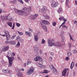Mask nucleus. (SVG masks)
<instances>
[{
	"label": "nucleus",
	"instance_id": "nucleus-23",
	"mask_svg": "<svg viewBox=\"0 0 77 77\" xmlns=\"http://www.w3.org/2000/svg\"><path fill=\"white\" fill-rule=\"evenodd\" d=\"M49 72L47 70H45L44 71L42 72V74H47V73H48Z\"/></svg>",
	"mask_w": 77,
	"mask_h": 77
},
{
	"label": "nucleus",
	"instance_id": "nucleus-19",
	"mask_svg": "<svg viewBox=\"0 0 77 77\" xmlns=\"http://www.w3.org/2000/svg\"><path fill=\"white\" fill-rule=\"evenodd\" d=\"M33 48L35 52H36V51H37L38 50V48L36 46H35Z\"/></svg>",
	"mask_w": 77,
	"mask_h": 77
},
{
	"label": "nucleus",
	"instance_id": "nucleus-11",
	"mask_svg": "<svg viewBox=\"0 0 77 77\" xmlns=\"http://www.w3.org/2000/svg\"><path fill=\"white\" fill-rule=\"evenodd\" d=\"M42 12L45 13L47 11V8L45 6H44L41 9Z\"/></svg>",
	"mask_w": 77,
	"mask_h": 77
},
{
	"label": "nucleus",
	"instance_id": "nucleus-37",
	"mask_svg": "<svg viewBox=\"0 0 77 77\" xmlns=\"http://www.w3.org/2000/svg\"><path fill=\"white\" fill-rule=\"evenodd\" d=\"M31 62H31V61L27 62V65H30V64H31Z\"/></svg>",
	"mask_w": 77,
	"mask_h": 77
},
{
	"label": "nucleus",
	"instance_id": "nucleus-61",
	"mask_svg": "<svg viewBox=\"0 0 77 77\" xmlns=\"http://www.w3.org/2000/svg\"><path fill=\"white\" fill-rule=\"evenodd\" d=\"M28 35L30 37L31 36V33H29V34H28Z\"/></svg>",
	"mask_w": 77,
	"mask_h": 77
},
{
	"label": "nucleus",
	"instance_id": "nucleus-40",
	"mask_svg": "<svg viewBox=\"0 0 77 77\" xmlns=\"http://www.w3.org/2000/svg\"><path fill=\"white\" fill-rule=\"evenodd\" d=\"M27 10H28V11L29 12V11H31V8L30 7H28V8H27Z\"/></svg>",
	"mask_w": 77,
	"mask_h": 77
},
{
	"label": "nucleus",
	"instance_id": "nucleus-49",
	"mask_svg": "<svg viewBox=\"0 0 77 77\" xmlns=\"http://www.w3.org/2000/svg\"><path fill=\"white\" fill-rule=\"evenodd\" d=\"M61 42H63L64 41V37H62Z\"/></svg>",
	"mask_w": 77,
	"mask_h": 77
},
{
	"label": "nucleus",
	"instance_id": "nucleus-42",
	"mask_svg": "<svg viewBox=\"0 0 77 77\" xmlns=\"http://www.w3.org/2000/svg\"><path fill=\"white\" fill-rule=\"evenodd\" d=\"M68 45L69 47V48H71V43H68Z\"/></svg>",
	"mask_w": 77,
	"mask_h": 77
},
{
	"label": "nucleus",
	"instance_id": "nucleus-44",
	"mask_svg": "<svg viewBox=\"0 0 77 77\" xmlns=\"http://www.w3.org/2000/svg\"><path fill=\"white\" fill-rule=\"evenodd\" d=\"M63 17H61L59 18V20H60V21H61L62 20H63Z\"/></svg>",
	"mask_w": 77,
	"mask_h": 77
},
{
	"label": "nucleus",
	"instance_id": "nucleus-2",
	"mask_svg": "<svg viewBox=\"0 0 77 77\" xmlns=\"http://www.w3.org/2000/svg\"><path fill=\"white\" fill-rule=\"evenodd\" d=\"M7 57L8 59L9 62V64L8 66L10 67L11 66H12V61L14 60V59H15V57H9L8 56H6Z\"/></svg>",
	"mask_w": 77,
	"mask_h": 77
},
{
	"label": "nucleus",
	"instance_id": "nucleus-21",
	"mask_svg": "<svg viewBox=\"0 0 77 77\" xmlns=\"http://www.w3.org/2000/svg\"><path fill=\"white\" fill-rule=\"evenodd\" d=\"M68 3H69V0H66V6L68 8H70V7L69 6V5H68Z\"/></svg>",
	"mask_w": 77,
	"mask_h": 77
},
{
	"label": "nucleus",
	"instance_id": "nucleus-33",
	"mask_svg": "<svg viewBox=\"0 0 77 77\" xmlns=\"http://www.w3.org/2000/svg\"><path fill=\"white\" fill-rule=\"evenodd\" d=\"M18 32V33L20 36H21V35H23V32H20L19 31H17Z\"/></svg>",
	"mask_w": 77,
	"mask_h": 77
},
{
	"label": "nucleus",
	"instance_id": "nucleus-7",
	"mask_svg": "<svg viewBox=\"0 0 77 77\" xmlns=\"http://www.w3.org/2000/svg\"><path fill=\"white\" fill-rule=\"evenodd\" d=\"M16 71H18V72L17 73V75H18V77H23V73L20 71H19V70L18 69V68H16Z\"/></svg>",
	"mask_w": 77,
	"mask_h": 77
},
{
	"label": "nucleus",
	"instance_id": "nucleus-12",
	"mask_svg": "<svg viewBox=\"0 0 77 77\" xmlns=\"http://www.w3.org/2000/svg\"><path fill=\"white\" fill-rule=\"evenodd\" d=\"M39 38L38 37V34H35L34 36V40L35 41H38Z\"/></svg>",
	"mask_w": 77,
	"mask_h": 77
},
{
	"label": "nucleus",
	"instance_id": "nucleus-5",
	"mask_svg": "<svg viewBox=\"0 0 77 77\" xmlns=\"http://www.w3.org/2000/svg\"><path fill=\"white\" fill-rule=\"evenodd\" d=\"M34 71V68L33 67H31L30 69H29L28 70L27 73L29 75H30L32 73V72H33Z\"/></svg>",
	"mask_w": 77,
	"mask_h": 77
},
{
	"label": "nucleus",
	"instance_id": "nucleus-62",
	"mask_svg": "<svg viewBox=\"0 0 77 77\" xmlns=\"http://www.w3.org/2000/svg\"><path fill=\"white\" fill-rule=\"evenodd\" d=\"M17 59L18 60H21V58H20V57H17Z\"/></svg>",
	"mask_w": 77,
	"mask_h": 77
},
{
	"label": "nucleus",
	"instance_id": "nucleus-32",
	"mask_svg": "<svg viewBox=\"0 0 77 77\" xmlns=\"http://www.w3.org/2000/svg\"><path fill=\"white\" fill-rule=\"evenodd\" d=\"M45 18L46 20H48V19H50V17L46 15L45 16Z\"/></svg>",
	"mask_w": 77,
	"mask_h": 77
},
{
	"label": "nucleus",
	"instance_id": "nucleus-17",
	"mask_svg": "<svg viewBox=\"0 0 77 77\" xmlns=\"http://www.w3.org/2000/svg\"><path fill=\"white\" fill-rule=\"evenodd\" d=\"M12 53L11 51H9L8 53V56H9V57H12Z\"/></svg>",
	"mask_w": 77,
	"mask_h": 77
},
{
	"label": "nucleus",
	"instance_id": "nucleus-9",
	"mask_svg": "<svg viewBox=\"0 0 77 77\" xmlns=\"http://www.w3.org/2000/svg\"><path fill=\"white\" fill-rule=\"evenodd\" d=\"M69 69H65L62 72V75L63 76H65L66 75V73L67 72V71H68Z\"/></svg>",
	"mask_w": 77,
	"mask_h": 77
},
{
	"label": "nucleus",
	"instance_id": "nucleus-34",
	"mask_svg": "<svg viewBox=\"0 0 77 77\" xmlns=\"http://www.w3.org/2000/svg\"><path fill=\"white\" fill-rule=\"evenodd\" d=\"M69 35L70 36V39L71 40H72V41H74V39H72V36L71 35V34L70 33H69Z\"/></svg>",
	"mask_w": 77,
	"mask_h": 77
},
{
	"label": "nucleus",
	"instance_id": "nucleus-28",
	"mask_svg": "<svg viewBox=\"0 0 77 77\" xmlns=\"http://www.w3.org/2000/svg\"><path fill=\"white\" fill-rule=\"evenodd\" d=\"M8 20L9 21H12L13 20V19H12V17L11 16H10L9 17V18L8 19Z\"/></svg>",
	"mask_w": 77,
	"mask_h": 77
},
{
	"label": "nucleus",
	"instance_id": "nucleus-24",
	"mask_svg": "<svg viewBox=\"0 0 77 77\" xmlns=\"http://www.w3.org/2000/svg\"><path fill=\"white\" fill-rule=\"evenodd\" d=\"M14 11H15V12H16V13H17L18 14H19L20 12V11H19L16 9H14Z\"/></svg>",
	"mask_w": 77,
	"mask_h": 77
},
{
	"label": "nucleus",
	"instance_id": "nucleus-46",
	"mask_svg": "<svg viewBox=\"0 0 77 77\" xmlns=\"http://www.w3.org/2000/svg\"><path fill=\"white\" fill-rule=\"evenodd\" d=\"M23 11H27V8L26 7H24L23 8Z\"/></svg>",
	"mask_w": 77,
	"mask_h": 77
},
{
	"label": "nucleus",
	"instance_id": "nucleus-43",
	"mask_svg": "<svg viewBox=\"0 0 77 77\" xmlns=\"http://www.w3.org/2000/svg\"><path fill=\"white\" fill-rule=\"evenodd\" d=\"M17 1H18V2H20V3H22V4H23V3H24L23 1H22V0H17Z\"/></svg>",
	"mask_w": 77,
	"mask_h": 77
},
{
	"label": "nucleus",
	"instance_id": "nucleus-36",
	"mask_svg": "<svg viewBox=\"0 0 77 77\" xmlns=\"http://www.w3.org/2000/svg\"><path fill=\"white\" fill-rule=\"evenodd\" d=\"M62 28H66V29H68V27L66 26L65 25H62Z\"/></svg>",
	"mask_w": 77,
	"mask_h": 77
},
{
	"label": "nucleus",
	"instance_id": "nucleus-54",
	"mask_svg": "<svg viewBox=\"0 0 77 77\" xmlns=\"http://www.w3.org/2000/svg\"><path fill=\"white\" fill-rule=\"evenodd\" d=\"M25 33L26 35H29V33L27 31H25Z\"/></svg>",
	"mask_w": 77,
	"mask_h": 77
},
{
	"label": "nucleus",
	"instance_id": "nucleus-30",
	"mask_svg": "<svg viewBox=\"0 0 77 77\" xmlns=\"http://www.w3.org/2000/svg\"><path fill=\"white\" fill-rule=\"evenodd\" d=\"M17 0H14L11 1V2L13 3V4H17Z\"/></svg>",
	"mask_w": 77,
	"mask_h": 77
},
{
	"label": "nucleus",
	"instance_id": "nucleus-57",
	"mask_svg": "<svg viewBox=\"0 0 77 77\" xmlns=\"http://www.w3.org/2000/svg\"><path fill=\"white\" fill-rule=\"evenodd\" d=\"M42 68H45V66L42 65V66L41 67Z\"/></svg>",
	"mask_w": 77,
	"mask_h": 77
},
{
	"label": "nucleus",
	"instance_id": "nucleus-26",
	"mask_svg": "<svg viewBox=\"0 0 77 77\" xmlns=\"http://www.w3.org/2000/svg\"><path fill=\"white\" fill-rule=\"evenodd\" d=\"M72 55V53L70 52H68L67 53V56H71Z\"/></svg>",
	"mask_w": 77,
	"mask_h": 77
},
{
	"label": "nucleus",
	"instance_id": "nucleus-18",
	"mask_svg": "<svg viewBox=\"0 0 77 77\" xmlns=\"http://www.w3.org/2000/svg\"><path fill=\"white\" fill-rule=\"evenodd\" d=\"M57 11L58 13V14H59L60 13H62V11H63V10L61 8H59Z\"/></svg>",
	"mask_w": 77,
	"mask_h": 77
},
{
	"label": "nucleus",
	"instance_id": "nucleus-20",
	"mask_svg": "<svg viewBox=\"0 0 77 77\" xmlns=\"http://www.w3.org/2000/svg\"><path fill=\"white\" fill-rule=\"evenodd\" d=\"M34 60L35 61L37 62L38 60H40V58L39 57L37 56L36 57L34 58Z\"/></svg>",
	"mask_w": 77,
	"mask_h": 77
},
{
	"label": "nucleus",
	"instance_id": "nucleus-63",
	"mask_svg": "<svg viewBox=\"0 0 77 77\" xmlns=\"http://www.w3.org/2000/svg\"><path fill=\"white\" fill-rule=\"evenodd\" d=\"M39 51L40 54H42V51H41V50H40L39 51Z\"/></svg>",
	"mask_w": 77,
	"mask_h": 77
},
{
	"label": "nucleus",
	"instance_id": "nucleus-64",
	"mask_svg": "<svg viewBox=\"0 0 77 77\" xmlns=\"http://www.w3.org/2000/svg\"><path fill=\"white\" fill-rule=\"evenodd\" d=\"M74 24H75L76 23H77V20H75V21L74 22Z\"/></svg>",
	"mask_w": 77,
	"mask_h": 77
},
{
	"label": "nucleus",
	"instance_id": "nucleus-15",
	"mask_svg": "<svg viewBox=\"0 0 77 77\" xmlns=\"http://www.w3.org/2000/svg\"><path fill=\"white\" fill-rule=\"evenodd\" d=\"M2 72L4 73H6V74H9V71L8 69H3L2 70Z\"/></svg>",
	"mask_w": 77,
	"mask_h": 77
},
{
	"label": "nucleus",
	"instance_id": "nucleus-45",
	"mask_svg": "<svg viewBox=\"0 0 77 77\" xmlns=\"http://www.w3.org/2000/svg\"><path fill=\"white\" fill-rule=\"evenodd\" d=\"M19 71V72H20V71H24V69L23 68H22L20 69H20H18Z\"/></svg>",
	"mask_w": 77,
	"mask_h": 77
},
{
	"label": "nucleus",
	"instance_id": "nucleus-13",
	"mask_svg": "<svg viewBox=\"0 0 77 77\" xmlns=\"http://www.w3.org/2000/svg\"><path fill=\"white\" fill-rule=\"evenodd\" d=\"M42 22L43 24H50V23H49L48 21L45 20H42Z\"/></svg>",
	"mask_w": 77,
	"mask_h": 77
},
{
	"label": "nucleus",
	"instance_id": "nucleus-41",
	"mask_svg": "<svg viewBox=\"0 0 77 77\" xmlns=\"http://www.w3.org/2000/svg\"><path fill=\"white\" fill-rule=\"evenodd\" d=\"M52 26H56V23L55 22H54L52 23Z\"/></svg>",
	"mask_w": 77,
	"mask_h": 77
},
{
	"label": "nucleus",
	"instance_id": "nucleus-4",
	"mask_svg": "<svg viewBox=\"0 0 77 77\" xmlns=\"http://www.w3.org/2000/svg\"><path fill=\"white\" fill-rule=\"evenodd\" d=\"M50 68L51 69H53V72L55 74H57V70L55 69L54 66L53 65H50Z\"/></svg>",
	"mask_w": 77,
	"mask_h": 77
},
{
	"label": "nucleus",
	"instance_id": "nucleus-10",
	"mask_svg": "<svg viewBox=\"0 0 77 77\" xmlns=\"http://www.w3.org/2000/svg\"><path fill=\"white\" fill-rule=\"evenodd\" d=\"M8 49H9V46H4L3 48L2 51H6Z\"/></svg>",
	"mask_w": 77,
	"mask_h": 77
},
{
	"label": "nucleus",
	"instance_id": "nucleus-1",
	"mask_svg": "<svg viewBox=\"0 0 77 77\" xmlns=\"http://www.w3.org/2000/svg\"><path fill=\"white\" fill-rule=\"evenodd\" d=\"M48 45L49 47H52L53 45H54V46H56L58 47H60L62 46L61 45V43L59 42H54V43L51 41V39L49 38L48 39Z\"/></svg>",
	"mask_w": 77,
	"mask_h": 77
},
{
	"label": "nucleus",
	"instance_id": "nucleus-14",
	"mask_svg": "<svg viewBox=\"0 0 77 77\" xmlns=\"http://www.w3.org/2000/svg\"><path fill=\"white\" fill-rule=\"evenodd\" d=\"M41 27L43 29H45V31H46V32H47V27L45 26H44L43 24L41 23Z\"/></svg>",
	"mask_w": 77,
	"mask_h": 77
},
{
	"label": "nucleus",
	"instance_id": "nucleus-22",
	"mask_svg": "<svg viewBox=\"0 0 77 77\" xmlns=\"http://www.w3.org/2000/svg\"><path fill=\"white\" fill-rule=\"evenodd\" d=\"M74 63L73 62H72L70 65V68L71 69H72L74 67Z\"/></svg>",
	"mask_w": 77,
	"mask_h": 77
},
{
	"label": "nucleus",
	"instance_id": "nucleus-27",
	"mask_svg": "<svg viewBox=\"0 0 77 77\" xmlns=\"http://www.w3.org/2000/svg\"><path fill=\"white\" fill-rule=\"evenodd\" d=\"M39 63H44V61H43V60L42 59L40 58V59Z\"/></svg>",
	"mask_w": 77,
	"mask_h": 77
},
{
	"label": "nucleus",
	"instance_id": "nucleus-55",
	"mask_svg": "<svg viewBox=\"0 0 77 77\" xmlns=\"http://www.w3.org/2000/svg\"><path fill=\"white\" fill-rule=\"evenodd\" d=\"M20 43L19 42H18L17 43V46H20Z\"/></svg>",
	"mask_w": 77,
	"mask_h": 77
},
{
	"label": "nucleus",
	"instance_id": "nucleus-60",
	"mask_svg": "<svg viewBox=\"0 0 77 77\" xmlns=\"http://www.w3.org/2000/svg\"><path fill=\"white\" fill-rule=\"evenodd\" d=\"M51 55L52 56H54V53L53 52H51Z\"/></svg>",
	"mask_w": 77,
	"mask_h": 77
},
{
	"label": "nucleus",
	"instance_id": "nucleus-8",
	"mask_svg": "<svg viewBox=\"0 0 77 77\" xmlns=\"http://www.w3.org/2000/svg\"><path fill=\"white\" fill-rule=\"evenodd\" d=\"M59 5V4L57 2H54L51 5L52 7V8H56Z\"/></svg>",
	"mask_w": 77,
	"mask_h": 77
},
{
	"label": "nucleus",
	"instance_id": "nucleus-50",
	"mask_svg": "<svg viewBox=\"0 0 77 77\" xmlns=\"http://www.w3.org/2000/svg\"><path fill=\"white\" fill-rule=\"evenodd\" d=\"M45 42V40L44 39H42V44H44Z\"/></svg>",
	"mask_w": 77,
	"mask_h": 77
},
{
	"label": "nucleus",
	"instance_id": "nucleus-25",
	"mask_svg": "<svg viewBox=\"0 0 77 77\" xmlns=\"http://www.w3.org/2000/svg\"><path fill=\"white\" fill-rule=\"evenodd\" d=\"M7 24L9 26L11 27H12V23L10 22H8Z\"/></svg>",
	"mask_w": 77,
	"mask_h": 77
},
{
	"label": "nucleus",
	"instance_id": "nucleus-59",
	"mask_svg": "<svg viewBox=\"0 0 77 77\" xmlns=\"http://www.w3.org/2000/svg\"><path fill=\"white\" fill-rule=\"evenodd\" d=\"M25 2H26V3H28L29 1H30V0H24Z\"/></svg>",
	"mask_w": 77,
	"mask_h": 77
},
{
	"label": "nucleus",
	"instance_id": "nucleus-6",
	"mask_svg": "<svg viewBox=\"0 0 77 77\" xmlns=\"http://www.w3.org/2000/svg\"><path fill=\"white\" fill-rule=\"evenodd\" d=\"M38 16V14H34V15H31L29 17V18L30 20H33L34 19L36 18Z\"/></svg>",
	"mask_w": 77,
	"mask_h": 77
},
{
	"label": "nucleus",
	"instance_id": "nucleus-38",
	"mask_svg": "<svg viewBox=\"0 0 77 77\" xmlns=\"http://www.w3.org/2000/svg\"><path fill=\"white\" fill-rule=\"evenodd\" d=\"M19 41L20 42H21L22 43H23V42H24V40H23V39H22V38H20V39Z\"/></svg>",
	"mask_w": 77,
	"mask_h": 77
},
{
	"label": "nucleus",
	"instance_id": "nucleus-47",
	"mask_svg": "<svg viewBox=\"0 0 77 77\" xmlns=\"http://www.w3.org/2000/svg\"><path fill=\"white\" fill-rule=\"evenodd\" d=\"M66 60H67V61H68L69 60V58L68 57H66L65 59Z\"/></svg>",
	"mask_w": 77,
	"mask_h": 77
},
{
	"label": "nucleus",
	"instance_id": "nucleus-58",
	"mask_svg": "<svg viewBox=\"0 0 77 77\" xmlns=\"http://www.w3.org/2000/svg\"><path fill=\"white\" fill-rule=\"evenodd\" d=\"M42 65H43L41 64H40V65H39V67H40V68H42Z\"/></svg>",
	"mask_w": 77,
	"mask_h": 77
},
{
	"label": "nucleus",
	"instance_id": "nucleus-51",
	"mask_svg": "<svg viewBox=\"0 0 77 77\" xmlns=\"http://www.w3.org/2000/svg\"><path fill=\"white\" fill-rule=\"evenodd\" d=\"M73 53H77V51L76 50H74L73 52Z\"/></svg>",
	"mask_w": 77,
	"mask_h": 77
},
{
	"label": "nucleus",
	"instance_id": "nucleus-31",
	"mask_svg": "<svg viewBox=\"0 0 77 77\" xmlns=\"http://www.w3.org/2000/svg\"><path fill=\"white\" fill-rule=\"evenodd\" d=\"M4 19L3 20H5V21H6L8 20V16H4Z\"/></svg>",
	"mask_w": 77,
	"mask_h": 77
},
{
	"label": "nucleus",
	"instance_id": "nucleus-56",
	"mask_svg": "<svg viewBox=\"0 0 77 77\" xmlns=\"http://www.w3.org/2000/svg\"><path fill=\"white\" fill-rule=\"evenodd\" d=\"M63 20L64 21V22H66V20L65 19V18H64L63 17Z\"/></svg>",
	"mask_w": 77,
	"mask_h": 77
},
{
	"label": "nucleus",
	"instance_id": "nucleus-16",
	"mask_svg": "<svg viewBox=\"0 0 77 77\" xmlns=\"http://www.w3.org/2000/svg\"><path fill=\"white\" fill-rule=\"evenodd\" d=\"M25 14L24 13V11H19V13L18 14L20 15H24Z\"/></svg>",
	"mask_w": 77,
	"mask_h": 77
},
{
	"label": "nucleus",
	"instance_id": "nucleus-39",
	"mask_svg": "<svg viewBox=\"0 0 77 77\" xmlns=\"http://www.w3.org/2000/svg\"><path fill=\"white\" fill-rule=\"evenodd\" d=\"M16 26L18 27H20L21 26V24L19 23H16Z\"/></svg>",
	"mask_w": 77,
	"mask_h": 77
},
{
	"label": "nucleus",
	"instance_id": "nucleus-29",
	"mask_svg": "<svg viewBox=\"0 0 77 77\" xmlns=\"http://www.w3.org/2000/svg\"><path fill=\"white\" fill-rule=\"evenodd\" d=\"M10 44H16V42L14 40L11 41H10Z\"/></svg>",
	"mask_w": 77,
	"mask_h": 77
},
{
	"label": "nucleus",
	"instance_id": "nucleus-35",
	"mask_svg": "<svg viewBox=\"0 0 77 77\" xmlns=\"http://www.w3.org/2000/svg\"><path fill=\"white\" fill-rule=\"evenodd\" d=\"M5 44H11V41H6L5 42Z\"/></svg>",
	"mask_w": 77,
	"mask_h": 77
},
{
	"label": "nucleus",
	"instance_id": "nucleus-3",
	"mask_svg": "<svg viewBox=\"0 0 77 77\" xmlns=\"http://www.w3.org/2000/svg\"><path fill=\"white\" fill-rule=\"evenodd\" d=\"M5 33L6 38V40L9 41L11 39V35H9V32L7 31H5Z\"/></svg>",
	"mask_w": 77,
	"mask_h": 77
},
{
	"label": "nucleus",
	"instance_id": "nucleus-48",
	"mask_svg": "<svg viewBox=\"0 0 77 77\" xmlns=\"http://www.w3.org/2000/svg\"><path fill=\"white\" fill-rule=\"evenodd\" d=\"M35 65L38 66H39L40 65V64L39 63H35Z\"/></svg>",
	"mask_w": 77,
	"mask_h": 77
},
{
	"label": "nucleus",
	"instance_id": "nucleus-53",
	"mask_svg": "<svg viewBox=\"0 0 77 77\" xmlns=\"http://www.w3.org/2000/svg\"><path fill=\"white\" fill-rule=\"evenodd\" d=\"M53 60V58L52 57H49V61H51Z\"/></svg>",
	"mask_w": 77,
	"mask_h": 77
},
{
	"label": "nucleus",
	"instance_id": "nucleus-52",
	"mask_svg": "<svg viewBox=\"0 0 77 77\" xmlns=\"http://www.w3.org/2000/svg\"><path fill=\"white\" fill-rule=\"evenodd\" d=\"M16 38L17 39H21V38L20 37V36H17V37H16Z\"/></svg>",
	"mask_w": 77,
	"mask_h": 77
}]
</instances>
